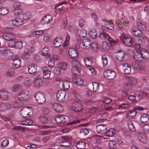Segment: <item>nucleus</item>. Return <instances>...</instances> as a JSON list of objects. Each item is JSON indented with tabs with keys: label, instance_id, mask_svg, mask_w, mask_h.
Instances as JSON below:
<instances>
[{
	"label": "nucleus",
	"instance_id": "59",
	"mask_svg": "<svg viewBox=\"0 0 149 149\" xmlns=\"http://www.w3.org/2000/svg\"><path fill=\"white\" fill-rule=\"evenodd\" d=\"M93 90L94 92H96L99 90V84L96 82L93 83Z\"/></svg>",
	"mask_w": 149,
	"mask_h": 149
},
{
	"label": "nucleus",
	"instance_id": "25",
	"mask_svg": "<svg viewBox=\"0 0 149 149\" xmlns=\"http://www.w3.org/2000/svg\"><path fill=\"white\" fill-rule=\"evenodd\" d=\"M37 66L36 65L33 64L30 65L28 67V71L29 73L32 74L37 72Z\"/></svg>",
	"mask_w": 149,
	"mask_h": 149
},
{
	"label": "nucleus",
	"instance_id": "16",
	"mask_svg": "<svg viewBox=\"0 0 149 149\" xmlns=\"http://www.w3.org/2000/svg\"><path fill=\"white\" fill-rule=\"evenodd\" d=\"M137 52H140L143 58L148 59L149 58V50L144 48L140 49V50H136Z\"/></svg>",
	"mask_w": 149,
	"mask_h": 149
},
{
	"label": "nucleus",
	"instance_id": "13",
	"mask_svg": "<svg viewBox=\"0 0 149 149\" xmlns=\"http://www.w3.org/2000/svg\"><path fill=\"white\" fill-rule=\"evenodd\" d=\"M3 36L4 39L8 41H13L16 39L15 36L14 35L10 33H4Z\"/></svg>",
	"mask_w": 149,
	"mask_h": 149
},
{
	"label": "nucleus",
	"instance_id": "14",
	"mask_svg": "<svg viewBox=\"0 0 149 149\" xmlns=\"http://www.w3.org/2000/svg\"><path fill=\"white\" fill-rule=\"evenodd\" d=\"M116 26L118 29L123 27L126 24L125 20L121 18L118 19L116 21Z\"/></svg>",
	"mask_w": 149,
	"mask_h": 149
},
{
	"label": "nucleus",
	"instance_id": "41",
	"mask_svg": "<svg viewBox=\"0 0 149 149\" xmlns=\"http://www.w3.org/2000/svg\"><path fill=\"white\" fill-rule=\"evenodd\" d=\"M86 146V143L84 141H80L77 142L76 145V147L80 149H84Z\"/></svg>",
	"mask_w": 149,
	"mask_h": 149
},
{
	"label": "nucleus",
	"instance_id": "55",
	"mask_svg": "<svg viewBox=\"0 0 149 149\" xmlns=\"http://www.w3.org/2000/svg\"><path fill=\"white\" fill-rule=\"evenodd\" d=\"M95 138L96 142L97 143H100L104 139V138L102 136L100 135H95Z\"/></svg>",
	"mask_w": 149,
	"mask_h": 149
},
{
	"label": "nucleus",
	"instance_id": "34",
	"mask_svg": "<svg viewBox=\"0 0 149 149\" xmlns=\"http://www.w3.org/2000/svg\"><path fill=\"white\" fill-rule=\"evenodd\" d=\"M89 36L95 39L97 36V33L96 30L94 29H91L88 32Z\"/></svg>",
	"mask_w": 149,
	"mask_h": 149
},
{
	"label": "nucleus",
	"instance_id": "61",
	"mask_svg": "<svg viewBox=\"0 0 149 149\" xmlns=\"http://www.w3.org/2000/svg\"><path fill=\"white\" fill-rule=\"evenodd\" d=\"M61 71L62 70L59 66L58 67H55L54 70V73L57 75H59L61 74Z\"/></svg>",
	"mask_w": 149,
	"mask_h": 149
},
{
	"label": "nucleus",
	"instance_id": "44",
	"mask_svg": "<svg viewBox=\"0 0 149 149\" xmlns=\"http://www.w3.org/2000/svg\"><path fill=\"white\" fill-rule=\"evenodd\" d=\"M43 84V82L42 80L40 79H37L35 80L34 82V85L35 87L38 88L42 86Z\"/></svg>",
	"mask_w": 149,
	"mask_h": 149
},
{
	"label": "nucleus",
	"instance_id": "12",
	"mask_svg": "<svg viewBox=\"0 0 149 149\" xmlns=\"http://www.w3.org/2000/svg\"><path fill=\"white\" fill-rule=\"evenodd\" d=\"M55 120L56 123L61 124H63L66 122L65 116L61 115L56 116L55 118Z\"/></svg>",
	"mask_w": 149,
	"mask_h": 149
},
{
	"label": "nucleus",
	"instance_id": "54",
	"mask_svg": "<svg viewBox=\"0 0 149 149\" xmlns=\"http://www.w3.org/2000/svg\"><path fill=\"white\" fill-rule=\"evenodd\" d=\"M49 49L47 47H44L43 48L42 51V54L43 56H49Z\"/></svg>",
	"mask_w": 149,
	"mask_h": 149
},
{
	"label": "nucleus",
	"instance_id": "58",
	"mask_svg": "<svg viewBox=\"0 0 149 149\" xmlns=\"http://www.w3.org/2000/svg\"><path fill=\"white\" fill-rule=\"evenodd\" d=\"M15 47L17 48H21L23 47L22 42L20 41H19L15 42Z\"/></svg>",
	"mask_w": 149,
	"mask_h": 149
},
{
	"label": "nucleus",
	"instance_id": "23",
	"mask_svg": "<svg viewBox=\"0 0 149 149\" xmlns=\"http://www.w3.org/2000/svg\"><path fill=\"white\" fill-rule=\"evenodd\" d=\"M73 83L78 86H81L83 84L84 82L81 78L78 77H74L72 79Z\"/></svg>",
	"mask_w": 149,
	"mask_h": 149
},
{
	"label": "nucleus",
	"instance_id": "47",
	"mask_svg": "<svg viewBox=\"0 0 149 149\" xmlns=\"http://www.w3.org/2000/svg\"><path fill=\"white\" fill-rule=\"evenodd\" d=\"M132 67L137 71H141L142 70V67L141 65L139 64L135 63H132Z\"/></svg>",
	"mask_w": 149,
	"mask_h": 149
},
{
	"label": "nucleus",
	"instance_id": "31",
	"mask_svg": "<svg viewBox=\"0 0 149 149\" xmlns=\"http://www.w3.org/2000/svg\"><path fill=\"white\" fill-rule=\"evenodd\" d=\"M149 120V115L146 113L142 114L140 117V120L142 123H146Z\"/></svg>",
	"mask_w": 149,
	"mask_h": 149
},
{
	"label": "nucleus",
	"instance_id": "11",
	"mask_svg": "<svg viewBox=\"0 0 149 149\" xmlns=\"http://www.w3.org/2000/svg\"><path fill=\"white\" fill-rule=\"evenodd\" d=\"M12 23L14 26L18 27L23 25L24 22L22 19L17 18L12 20Z\"/></svg>",
	"mask_w": 149,
	"mask_h": 149
},
{
	"label": "nucleus",
	"instance_id": "62",
	"mask_svg": "<svg viewBox=\"0 0 149 149\" xmlns=\"http://www.w3.org/2000/svg\"><path fill=\"white\" fill-rule=\"evenodd\" d=\"M39 120L41 122L43 123H46L48 121L47 118L45 116H42L40 117Z\"/></svg>",
	"mask_w": 149,
	"mask_h": 149
},
{
	"label": "nucleus",
	"instance_id": "21",
	"mask_svg": "<svg viewBox=\"0 0 149 149\" xmlns=\"http://www.w3.org/2000/svg\"><path fill=\"white\" fill-rule=\"evenodd\" d=\"M137 27L140 31H144L146 29V26L144 22L142 21L138 20L137 21Z\"/></svg>",
	"mask_w": 149,
	"mask_h": 149
},
{
	"label": "nucleus",
	"instance_id": "45",
	"mask_svg": "<svg viewBox=\"0 0 149 149\" xmlns=\"http://www.w3.org/2000/svg\"><path fill=\"white\" fill-rule=\"evenodd\" d=\"M70 140H63L59 143L60 145L61 146L67 147L70 146L71 144Z\"/></svg>",
	"mask_w": 149,
	"mask_h": 149
},
{
	"label": "nucleus",
	"instance_id": "30",
	"mask_svg": "<svg viewBox=\"0 0 149 149\" xmlns=\"http://www.w3.org/2000/svg\"><path fill=\"white\" fill-rule=\"evenodd\" d=\"M125 53L123 51H120L116 53V57L120 61H122L124 59Z\"/></svg>",
	"mask_w": 149,
	"mask_h": 149
},
{
	"label": "nucleus",
	"instance_id": "28",
	"mask_svg": "<svg viewBox=\"0 0 149 149\" xmlns=\"http://www.w3.org/2000/svg\"><path fill=\"white\" fill-rule=\"evenodd\" d=\"M52 18L51 15H48L44 17L41 20L42 23L48 24L51 21Z\"/></svg>",
	"mask_w": 149,
	"mask_h": 149
},
{
	"label": "nucleus",
	"instance_id": "9",
	"mask_svg": "<svg viewBox=\"0 0 149 149\" xmlns=\"http://www.w3.org/2000/svg\"><path fill=\"white\" fill-rule=\"evenodd\" d=\"M52 107L55 111L57 112H61L64 110V107L62 105L58 103L52 104Z\"/></svg>",
	"mask_w": 149,
	"mask_h": 149
},
{
	"label": "nucleus",
	"instance_id": "10",
	"mask_svg": "<svg viewBox=\"0 0 149 149\" xmlns=\"http://www.w3.org/2000/svg\"><path fill=\"white\" fill-rule=\"evenodd\" d=\"M12 65L14 68H19L21 65V60L18 56H15L13 60Z\"/></svg>",
	"mask_w": 149,
	"mask_h": 149
},
{
	"label": "nucleus",
	"instance_id": "39",
	"mask_svg": "<svg viewBox=\"0 0 149 149\" xmlns=\"http://www.w3.org/2000/svg\"><path fill=\"white\" fill-rule=\"evenodd\" d=\"M8 12V9L5 7H3L0 5V14L4 15L7 14Z\"/></svg>",
	"mask_w": 149,
	"mask_h": 149
},
{
	"label": "nucleus",
	"instance_id": "57",
	"mask_svg": "<svg viewBox=\"0 0 149 149\" xmlns=\"http://www.w3.org/2000/svg\"><path fill=\"white\" fill-rule=\"evenodd\" d=\"M108 146L111 149H114L116 146V143L113 141H110L109 143Z\"/></svg>",
	"mask_w": 149,
	"mask_h": 149
},
{
	"label": "nucleus",
	"instance_id": "46",
	"mask_svg": "<svg viewBox=\"0 0 149 149\" xmlns=\"http://www.w3.org/2000/svg\"><path fill=\"white\" fill-rule=\"evenodd\" d=\"M110 46L109 43L106 41L103 42L102 44V48L105 51L109 49Z\"/></svg>",
	"mask_w": 149,
	"mask_h": 149
},
{
	"label": "nucleus",
	"instance_id": "64",
	"mask_svg": "<svg viewBox=\"0 0 149 149\" xmlns=\"http://www.w3.org/2000/svg\"><path fill=\"white\" fill-rule=\"evenodd\" d=\"M143 129L144 132L149 133V124L144 125L143 127Z\"/></svg>",
	"mask_w": 149,
	"mask_h": 149
},
{
	"label": "nucleus",
	"instance_id": "36",
	"mask_svg": "<svg viewBox=\"0 0 149 149\" xmlns=\"http://www.w3.org/2000/svg\"><path fill=\"white\" fill-rule=\"evenodd\" d=\"M116 131L113 129H111L106 132L104 135L107 136L111 137L115 134Z\"/></svg>",
	"mask_w": 149,
	"mask_h": 149
},
{
	"label": "nucleus",
	"instance_id": "60",
	"mask_svg": "<svg viewBox=\"0 0 149 149\" xmlns=\"http://www.w3.org/2000/svg\"><path fill=\"white\" fill-rule=\"evenodd\" d=\"M59 66L61 69L62 71H64L67 68V64L65 63H61L60 64Z\"/></svg>",
	"mask_w": 149,
	"mask_h": 149
},
{
	"label": "nucleus",
	"instance_id": "22",
	"mask_svg": "<svg viewBox=\"0 0 149 149\" xmlns=\"http://www.w3.org/2000/svg\"><path fill=\"white\" fill-rule=\"evenodd\" d=\"M11 107V105L8 103H0V111H4L7 109H10Z\"/></svg>",
	"mask_w": 149,
	"mask_h": 149
},
{
	"label": "nucleus",
	"instance_id": "2",
	"mask_svg": "<svg viewBox=\"0 0 149 149\" xmlns=\"http://www.w3.org/2000/svg\"><path fill=\"white\" fill-rule=\"evenodd\" d=\"M147 39V37L141 34L139 36L138 44L134 45V48L136 50H140L141 49V46L145 44L146 41Z\"/></svg>",
	"mask_w": 149,
	"mask_h": 149
},
{
	"label": "nucleus",
	"instance_id": "51",
	"mask_svg": "<svg viewBox=\"0 0 149 149\" xmlns=\"http://www.w3.org/2000/svg\"><path fill=\"white\" fill-rule=\"evenodd\" d=\"M102 63L103 64V66H106L108 64V61L107 58L105 55H102Z\"/></svg>",
	"mask_w": 149,
	"mask_h": 149
},
{
	"label": "nucleus",
	"instance_id": "1",
	"mask_svg": "<svg viewBox=\"0 0 149 149\" xmlns=\"http://www.w3.org/2000/svg\"><path fill=\"white\" fill-rule=\"evenodd\" d=\"M73 98L75 101L72 103L70 109L75 112H79L83 109V106L80 102L82 100L81 97L79 94H77L74 95Z\"/></svg>",
	"mask_w": 149,
	"mask_h": 149
},
{
	"label": "nucleus",
	"instance_id": "49",
	"mask_svg": "<svg viewBox=\"0 0 149 149\" xmlns=\"http://www.w3.org/2000/svg\"><path fill=\"white\" fill-rule=\"evenodd\" d=\"M77 34L78 36L81 37H83L86 35V31L84 30L79 29L77 31Z\"/></svg>",
	"mask_w": 149,
	"mask_h": 149
},
{
	"label": "nucleus",
	"instance_id": "17",
	"mask_svg": "<svg viewBox=\"0 0 149 149\" xmlns=\"http://www.w3.org/2000/svg\"><path fill=\"white\" fill-rule=\"evenodd\" d=\"M43 72V77L45 79H49L50 76L51 71L49 70L47 68L43 67L42 68Z\"/></svg>",
	"mask_w": 149,
	"mask_h": 149
},
{
	"label": "nucleus",
	"instance_id": "6",
	"mask_svg": "<svg viewBox=\"0 0 149 149\" xmlns=\"http://www.w3.org/2000/svg\"><path fill=\"white\" fill-rule=\"evenodd\" d=\"M103 75L105 78L111 80L114 79L116 77V74L114 71L107 70L104 72Z\"/></svg>",
	"mask_w": 149,
	"mask_h": 149
},
{
	"label": "nucleus",
	"instance_id": "15",
	"mask_svg": "<svg viewBox=\"0 0 149 149\" xmlns=\"http://www.w3.org/2000/svg\"><path fill=\"white\" fill-rule=\"evenodd\" d=\"M68 54L69 56L71 58H74L76 57L78 54V52L74 48H71L69 49Z\"/></svg>",
	"mask_w": 149,
	"mask_h": 149
},
{
	"label": "nucleus",
	"instance_id": "26",
	"mask_svg": "<svg viewBox=\"0 0 149 149\" xmlns=\"http://www.w3.org/2000/svg\"><path fill=\"white\" fill-rule=\"evenodd\" d=\"M62 41L61 38L59 37H57L53 42V46L55 47H58L62 45Z\"/></svg>",
	"mask_w": 149,
	"mask_h": 149
},
{
	"label": "nucleus",
	"instance_id": "33",
	"mask_svg": "<svg viewBox=\"0 0 149 149\" xmlns=\"http://www.w3.org/2000/svg\"><path fill=\"white\" fill-rule=\"evenodd\" d=\"M134 59L136 61H141L143 59L141 54L140 52H137L134 56Z\"/></svg>",
	"mask_w": 149,
	"mask_h": 149
},
{
	"label": "nucleus",
	"instance_id": "37",
	"mask_svg": "<svg viewBox=\"0 0 149 149\" xmlns=\"http://www.w3.org/2000/svg\"><path fill=\"white\" fill-rule=\"evenodd\" d=\"M63 88L65 90H68L70 87V82L69 81L64 80L62 83Z\"/></svg>",
	"mask_w": 149,
	"mask_h": 149
},
{
	"label": "nucleus",
	"instance_id": "3",
	"mask_svg": "<svg viewBox=\"0 0 149 149\" xmlns=\"http://www.w3.org/2000/svg\"><path fill=\"white\" fill-rule=\"evenodd\" d=\"M20 114L23 118H30L33 114V112L29 107L23 108L20 111Z\"/></svg>",
	"mask_w": 149,
	"mask_h": 149
},
{
	"label": "nucleus",
	"instance_id": "8",
	"mask_svg": "<svg viewBox=\"0 0 149 149\" xmlns=\"http://www.w3.org/2000/svg\"><path fill=\"white\" fill-rule=\"evenodd\" d=\"M107 126L103 124L99 125L96 126V130L99 134L104 135L105 133L107 130Z\"/></svg>",
	"mask_w": 149,
	"mask_h": 149
},
{
	"label": "nucleus",
	"instance_id": "4",
	"mask_svg": "<svg viewBox=\"0 0 149 149\" xmlns=\"http://www.w3.org/2000/svg\"><path fill=\"white\" fill-rule=\"evenodd\" d=\"M34 97L36 102L40 104L43 103L46 100L45 94L40 92L37 93L34 95Z\"/></svg>",
	"mask_w": 149,
	"mask_h": 149
},
{
	"label": "nucleus",
	"instance_id": "63",
	"mask_svg": "<svg viewBox=\"0 0 149 149\" xmlns=\"http://www.w3.org/2000/svg\"><path fill=\"white\" fill-rule=\"evenodd\" d=\"M14 71L13 68H11L9 69L7 72V74L9 76H12L14 75Z\"/></svg>",
	"mask_w": 149,
	"mask_h": 149
},
{
	"label": "nucleus",
	"instance_id": "27",
	"mask_svg": "<svg viewBox=\"0 0 149 149\" xmlns=\"http://www.w3.org/2000/svg\"><path fill=\"white\" fill-rule=\"evenodd\" d=\"M9 94L7 92L2 90L0 91V98L3 100H6L8 99Z\"/></svg>",
	"mask_w": 149,
	"mask_h": 149
},
{
	"label": "nucleus",
	"instance_id": "24",
	"mask_svg": "<svg viewBox=\"0 0 149 149\" xmlns=\"http://www.w3.org/2000/svg\"><path fill=\"white\" fill-rule=\"evenodd\" d=\"M137 137L140 141L143 143H146L147 141V137L146 134L143 133H139Z\"/></svg>",
	"mask_w": 149,
	"mask_h": 149
},
{
	"label": "nucleus",
	"instance_id": "52",
	"mask_svg": "<svg viewBox=\"0 0 149 149\" xmlns=\"http://www.w3.org/2000/svg\"><path fill=\"white\" fill-rule=\"evenodd\" d=\"M44 32V31L43 30H37L32 31L31 34L33 35L36 36L41 35Z\"/></svg>",
	"mask_w": 149,
	"mask_h": 149
},
{
	"label": "nucleus",
	"instance_id": "42",
	"mask_svg": "<svg viewBox=\"0 0 149 149\" xmlns=\"http://www.w3.org/2000/svg\"><path fill=\"white\" fill-rule=\"evenodd\" d=\"M135 123H133L131 121H129L127 123V125L130 130L132 132H134L136 130L135 126Z\"/></svg>",
	"mask_w": 149,
	"mask_h": 149
},
{
	"label": "nucleus",
	"instance_id": "56",
	"mask_svg": "<svg viewBox=\"0 0 149 149\" xmlns=\"http://www.w3.org/2000/svg\"><path fill=\"white\" fill-rule=\"evenodd\" d=\"M51 131L50 130L40 131L39 132L40 135L42 136L49 135L50 134Z\"/></svg>",
	"mask_w": 149,
	"mask_h": 149
},
{
	"label": "nucleus",
	"instance_id": "7",
	"mask_svg": "<svg viewBox=\"0 0 149 149\" xmlns=\"http://www.w3.org/2000/svg\"><path fill=\"white\" fill-rule=\"evenodd\" d=\"M66 95V93L65 91L60 90L56 93V99L59 102L63 101L65 99Z\"/></svg>",
	"mask_w": 149,
	"mask_h": 149
},
{
	"label": "nucleus",
	"instance_id": "29",
	"mask_svg": "<svg viewBox=\"0 0 149 149\" xmlns=\"http://www.w3.org/2000/svg\"><path fill=\"white\" fill-rule=\"evenodd\" d=\"M102 23L104 24L105 27L107 29H111L114 27V25L111 21L109 22L102 20Z\"/></svg>",
	"mask_w": 149,
	"mask_h": 149
},
{
	"label": "nucleus",
	"instance_id": "35",
	"mask_svg": "<svg viewBox=\"0 0 149 149\" xmlns=\"http://www.w3.org/2000/svg\"><path fill=\"white\" fill-rule=\"evenodd\" d=\"M84 63L87 67H91L92 65L93 62L91 59L85 57L84 59Z\"/></svg>",
	"mask_w": 149,
	"mask_h": 149
},
{
	"label": "nucleus",
	"instance_id": "5",
	"mask_svg": "<svg viewBox=\"0 0 149 149\" xmlns=\"http://www.w3.org/2000/svg\"><path fill=\"white\" fill-rule=\"evenodd\" d=\"M29 97L30 93L26 90L20 92L17 96L18 99L22 100H26Z\"/></svg>",
	"mask_w": 149,
	"mask_h": 149
},
{
	"label": "nucleus",
	"instance_id": "38",
	"mask_svg": "<svg viewBox=\"0 0 149 149\" xmlns=\"http://www.w3.org/2000/svg\"><path fill=\"white\" fill-rule=\"evenodd\" d=\"M130 107V105L126 103H123L119 105L118 108L120 109L126 110L128 109Z\"/></svg>",
	"mask_w": 149,
	"mask_h": 149
},
{
	"label": "nucleus",
	"instance_id": "40",
	"mask_svg": "<svg viewBox=\"0 0 149 149\" xmlns=\"http://www.w3.org/2000/svg\"><path fill=\"white\" fill-rule=\"evenodd\" d=\"M71 70L72 73L75 75L79 74L81 71L79 67H71Z\"/></svg>",
	"mask_w": 149,
	"mask_h": 149
},
{
	"label": "nucleus",
	"instance_id": "32",
	"mask_svg": "<svg viewBox=\"0 0 149 149\" xmlns=\"http://www.w3.org/2000/svg\"><path fill=\"white\" fill-rule=\"evenodd\" d=\"M137 112L134 109L133 111H130L126 113L127 117L129 119L133 118L136 116Z\"/></svg>",
	"mask_w": 149,
	"mask_h": 149
},
{
	"label": "nucleus",
	"instance_id": "43",
	"mask_svg": "<svg viewBox=\"0 0 149 149\" xmlns=\"http://www.w3.org/2000/svg\"><path fill=\"white\" fill-rule=\"evenodd\" d=\"M100 38L102 39L109 40L111 38L106 33L103 32L100 33Z\"/></svg>",
	"mask_w": 149,
	"mask_h": 149
},
{
	"label": "nucleus",
	"instance_id": "20",
	"mask_svg": "<svg viewBox=\"0 0 149 149\" xmlns=\"http://www.w3.org/2000/svg\"><path fill=\"white\" fill-rule=\"evenodd\" d=\"M123 70L125 74H128L130 73L131 71V68L130 66L127 64H124L122 65Z\"/></svg>",
	"mask_w": 149,
	"mask_h": 149
},
{
	"label": "nucleus",
	"instance_id": "50",
	"mask_svg": "<svg viewBox=\"0 0 149 149\" xmlns=\"http://www.w3.org/2000/svg\"><path fill=\"white\" fill-rule=\"evenodd\" d=\"M15 16H17L22 15L23 12V10L21 8L15 9L13 11Z\"/></svg>",
	"mask_w": 149,
	"mask_h": 149
},
{
	"label": "nucleus",
	"instance_id": "18",
	"mask_svg": "<svg viewBox=\"0 0 149 149\" xmlns=\"http://www.w3.org/2000/svg\"><path fill=\"white\" fill-rule=\"evenodd\" d=\"M123 42L124 44L127 47L131 46L132 43V39L126 36H125L123 37Z\"/></svg>",
	"mask_w": 149,
	"mask_h": 149
},
{
	"label": "nucleus",
	"instance_id": "48",
	"mask_svg": "<svg viewBox=\"0 0 149 149\" xmlns=\"http://www.w3.org/2000/svg\"><path fill=\"white\" fill-rule=\"evenodd\" d=\"M32 82L31 79L29 78H25L24 81V84L28 86H30L31 85Z\"/></svg>",
	"mask_w": 149,
	"mask_h": 149
},
{
	"label": "nucleus",
	"instance_id": "53",
	"mask_svg": "<svg viewBox=\"0 0 149 149\" xmlns=\"http://www.w3.org/2000/svg\"><path fill=\"white\" fill-rule=\"evenodd\" d=\"M32 17V15L30 12H27L26 13L23 15V18L25 20H27L31 18Z\"/></svg>",
	"mask_w": 149,
	"mask_h": 149
},
{
	"label": "nucleus",
	"instance_id": "19",
	"mask_svg": "<svg viewBox=\"0 0 149 149\" xmlns=\"http://www.w3.org/2000/svg\"><path fill=\"white\" fill-rule=\"evenodd\" d=\"M82 44L83 48L85 49H89L91 45V43L90 40L87 38L84 39L82 40Z\"/></svg>",
	"mask_w": 149,
	"mask_h": 149
}]
</instances>
